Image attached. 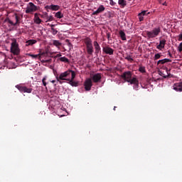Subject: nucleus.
I'll return each instance as SVG.
<instances>
[{
  "label": "nucleus",
  "mask_w": 182,
  "mask_h": 182,
  "mask_svg": "<svg viewBox=\"0 0 182 182\" xmlns=\"http://www.w3.org/2000/svg\"><path fill=\"white\" fill-rule=\"evenodd\" d=\"M122 79L125 82L130 83V85H134V89L137 90L139 88V80L136 77H132L131 71H126L123 73L121 75Z\"/></svg>",
  "instance_id": "nucleus-1"
},
{
  "label": "nucleus",
  "mask_w": 182,
  "mask_h": 182,
  "mask_svg": "<svg viewBox=\"0 0 182 182\" xmlns=\"http://www.w3.org/2000/svg\"><path fill=\"white\" fill-rule=\"evenodd\" d=\"M73 73H75V71L72 70H68L67 71H65L64 73H61L60 74H57L55 75L56 80L58 81L60 85H63L65 83L63 80H66L67 82H69V80L72 77V75Z\"/></svg>",
  "instance_id": "nucleus-2"
},
{
  "label": "nucleus",
  "mask_w": 182,
  "mask_h": 182,
  "mask_svg": "<svg viewBox=\"0 0 182 182\" xmlns=\"http://www.w3.org/2000/svg\"><path fill=\"white\" fill-rule=\"evenodd\" d=\"M84 43H85L87 54L92 56L95 52V50H93V43L92 39L89 37L85 38L84 39Z\"/></svg>",
  "instance_id": "nucleus-3"
},
{
  "label": "nucleus",
  "mask_w": 182,
  "mask_h": 182,
  "mask_svg": "<svg viewBox=\"0 0 182 182\" xmlns=\"http://www.w3.org/2000/svg\"><path fill=\"white\" fill-rule=\"evenodd\" d=\"M161 32V28L156 27V28H154L152 31H147L146 33L147 38H149V39H151L153 38H156V36H159Z\"/></svg>",
  "instance_id": "nucleus-4"
},
{
  "label": "nucleus",
  "mask_w": 182,
  "mask_h": 182,
  "mask_svg": "<svg viewBox=\"0 0 182 182\" xmlns=\"http://www.w3.org/2000/svg\"><path fill=\"white\" fill-rule=\"evenodd\" d=\"M41 7L35 5L32 2H29L27 7L26 8V14H33V12H36V11H39Z\"/></svg>",
  "instance_id": "nucleus-5"
},
{
  "label": "nucleus",
  "mask_w": 182,
  "mask_h": 182,
  "mask_svg": "<svg viewBox=\"0 0 182 182\" xmlns=\"http://www.w3.org/2000/svg\"><path fill=\"white\" fill-rule=\"evenodd\" d=\"M11 52L14 55H18V53H19V45L16 40L11 43Z\"/></svg>",
  "instance_id": "nucleus-6"
},
{
  "label": "nucleus",
  "mask_w": 182,
  "mask_h": 182,
  "mask_svg": "<svg viewBox=\"0 0 182 182\" xmlns=\"http://www.w3.org/2000/svg\"><path fill=\"white\" fill-rule=\"evenodd\" d=\"M16 89L19 90V92H23V93H32V88H28L26 86L17 85H16Z\"/></svg>",
  "instance_id": "nucleus-7"
},
{
  "label": "nucleus",
  "mask_w": 182,
  "mask_h": 182,
  "mask_svg": "<svg viewBox=\"0 0 182 182\" xmlns=\"http://www.w3.org/2000/svg\"><path fill=\"white\" fill-rule=\"evenodd\" d=\"M75 77H76V73H73L72 77L68 80V84L73 86V87H77L79 82L75 81Z\"/></svg>",
  "instance_id": "nucleus-8"
},
{
  "label": "nucleus",
  "mask_w": 182,
  "mask_h": 182,
  "mask_svg": "<svg viewBox=\"0 0 182 182\" xmlns=\"http://www.w3.org/2000/svg\"><path fill=\"white\" fill-rule=\"evenodd\" d=\"M85 89L87 92H89L92 89V86H93V84L92 82V79L88 78L84 82Z\"/></svg>",
  "instance_id": "nucleus-9"
},
{
  "label": "nucleus",
  "mask_w": 182,
  "mask_h": 182,
  "mask_svg": "<svg viewBox=\"0 0 182 182\" xmlns=\"http://www.w3.org/2000/svg\"><path fill=\"white\" fill-rule=\"evenodd\" d=\"M102 52H104V53H106V55H114V50H113V48H110V46H105L102 48Z\"/></svg>",
  "instance_id": "nucleus-10"
},
{
  "label": "nucleus",
  "mask_w": 182,
  "mask_h": 182,
  "mask_svg": "<svg viewBox=\"0 0 182 182\" xmlns=\"http://www.w3.org/2000/svg\"><path fill=\"white\" fill-rule=\"evenodd\" d=\"M92 80L94 83H99L102 80V74L96 73L92 77Z\"/></svg>",
  "instance_id": "nucleus-11"
},
{
  "label": "nucleus",
  "mask_w": 182,
  "mask_h": 182,
  "mask_svg": "<svg viewBox=\"0 0 182 182\" xmlns=\"http://www.w3.org/2000/svg\"><path fill=\"white\" fill-rule=\"evenodd\" d=\"M45 9H46V11H48V9L51 10V11H59V9H60V6H58V5H47L45 6Z\"/></svg>",
  "instance_id": "nucleus-12"
},
{
  "label": "nucleus",
  "mask_w": 182,
  "mask_h": 182,
  "mask_svg": "<svg viewBox=\"0 0 182 182\" xmlns=\"http://www.w3.org/2000/svg\"><path fill=\"white\" fill-rule=\"evenodd\" d=\"M33 22L36 23V25H41V23H42V19L39 18V13L34 14Z\"/></svg>",
  "instance_id": "nucleus-13"
},
{
  "label": "nucleus",
  "mask_w": 182,
  "mask_h": 182,
  "mask_svg": "<svg viewBox=\"0 0 182 182\" xmlns=\"http://www.w3.org/2000/svg\"><path fill=\"white\" fill-rule=\"evenodd\" d=\"M166 39L160 40L159 45L156 46V49H159V50H161L162 49H164V47L166 46Z\"/></svg>",
  "instance_id": "nucleus-14"
},
{
  "label": "nucleus",
  "mask_w": 182,
  "mask_h": 182,
  "mask_svg": "<svg viewBox=\"0 0 182 182\" xmlns=\"http://www.w3.org/2000/svg\"><path fill=\"white\" fill-rule=\"evenodd\" d=\"M173 90L176 92H182V82L176 83L173 85Z\"/></svg>",
  "instance_id": "nucleus-15"
},
{
  "label": "nucleus",
  "mask_w": 182,
  "mask_h": 182,
  "mask_svg": "<svg viewBox=\"0 0 182 182\" xmlns=\"http://www.w3.org/2000/svg\"><path fill=\"white\" fill-rule=\"evenodd\" d=\"M105 9V6L100 5L97 9V11L92 13V15H97L98 14H102V12H103Z\"/></svg>",
  "instance_id": "nucleus-16"
},
{
  "label": "nucleus",
  "mask_w": 182,
  "mask_h": 182,
  "mask_svg": "<svg viewBox=\"0 0 182 182\" xmlns=\"http://www.w3.org/2000/svg\"><path fill=\"white\" fill-rule=\"evenodd\" d=\"M93 46H94L95 49V53H96V55H97V53L101 52L100 46L99 45V43H97V41H94L93 42Z\"/></svg>",
  "instance_id": "nucleus-17"
},
{
  "label": "nucleus",
  "mask_w": 182,
  "mask_h": 182,
  "mask_svg": "<svg viewBox=\"0 0 182 182\" xmlns=\"http://www.w3.org/2000/svg\"><path fill=\"white\" fill-rule=\"evenodd\" d=\"M168 62H171V60L168 59V58H165V59H163V60H159L157 62V65H164V63H168Z\"/></svg>",
  "instance_id": "nucleus-18"
},
{
  "label": "nucleus",
  "mask_w": 182,
  "mask_h": 182,
  "mask_svg": "<svg viewBox=\"0 0 182 182\" xmlns=\"http://www.w3.org/2000/svg\"><path fill=\"white\" fill-rule=\"evenodd\" d=\"M166 71L167 73L166 75L164 74L163 72L159 71V74L160 75V76H162V77H164V79H167V77H170V74H168V68H166Z\"/></svg>",
  "instance_id": "nucleus-19"
},
{
  "label": "nucleus",
  "mask_w": 182,
  "mask_h": 182,
  "mask_svg": "<svg viewBox=\"0 0 182 182\" xmlns=\"http://www.w3.org/2000/svg\"><path fill=\"white\" fill-rule=\"evenodd\" d=\"M37 42L36 40H28L26 42V46H32V45H35Z\"/></svg>",
  "instance_id": "nucleus-20"
},
{
  "label": "nucleus",
  "mask_w": 182,
  "mask_h": 182,
  "mask_svg": "<svg viewBox=\"0 0 182 182\" xmlns=\"http://www.w3.org/2000/svg\"><path fill=\"white\" fill-rule=\"evenodd\" d=\"M26 56H30L33 59H41V54L33 55L31 53H27Z\"/></svg>",
  "instance_id": "nucleus-21"
},
{
  "label": "nucleus",
  "mask_w": 182,
  "mask_h": 182,
  "mask_svg": "<svg viewBox=\"0 0 182 182\" xmlns=\"http://www.w3.org/2000/svg\"><path fill=\"white\" fill-rule=\"evenodd\" d=\"M123 58L126 59V60H128L129 62H133V56L129 54H125L123 55Z\"/></svg>",
  "instance_id": "nucleus-22"
},
{
  "label": "nucleus",
  "mask_w": 182,
  "mask_h": 182,
  "mask_svg": "<svg viewBox=\"0 0 182 182\" xmlns=\"http://www.w3.org/2000/svg\"><path fill=\"white\" fill-rule=\"evenodd\" d=\"M53 45L54 46H56V48H60V46H62V43H60V41H59L58 40H53Z\"/></svg>",
  "instance_id": "nucleus-23"
},
{
  "label": "nucleus",
  "mask_w": 182,
  "mask_h": 182,
  "mask_svg": "<svg viewBox=\"0 0 182 182\" xmlns=\"http://www.w3.org/2000/svg\"><path fill=\"white\" fill-rule=\"evenodd\" d=\"M118 4L122 8H124V6L127 5V1H126V0H119Z\"/></svg>",
  "instance_id": "nucleus-24"
},
{
  "label": "nucleus",
  "mask_w": 182,
  "mask_h": 182,
  "mask_svg": "<svg viewBox=\"0 0 182 182\" xmlns=\"http://www.w3.org/2000/svg\"><path fill=\"white\" fill-rule=\"evenodd\" d=\"M119 36L122 39V41H126L127 38H126V33H124V31L120 30L119 31Z\"/></svg>",
  "instance_id": "nucleus-25"
},
{
  "label": "nucleus",
  "mask_w": 182,
  "mask_h": 182,
  "mask_svg": "<svg viewBox=\"0 0 182 182\" xmlns=\"http://www.w3.org/2000/svg\"><path fill=\"white\" fill-rule=\"evenodd\" d=\"M55 17L58 18V19H62V18H63V14H62V11H58L55 13Z\"/></svg>",
  "instance_id": "nucleus-26"
},
{
  "label": "nucleus",
  "mask_w": 182,
  "mask_h": 182,
  "mask_svg": "<svg viewBox=\"0 0 182 182\" xmlns=\"http://www.w3.org/2000/svg\"><path fill=\"white\" fill-rule=\"evenodd\" d=\"M15 19H16V25H19V23H21V22L19 21L21 20V17H19V16H18L17 14H15Z\"/></svg>",
  "instance_id": "nucleus-27"
},
{
  "label": "nucleus",
  "mask_w": 182,
  "mask_h": 182,
  "mask_svg": "<svg viewBox=\"0 0 182 182\" xmlns=\"http://www.w3.org/2000/svg\"><path fill=\"white\" fill-rule=\"evenodd\" d=\"M59 60L60 62H64L65 63H69V59L66 57H61L59 58Z\"/></svg>",
  "instance_id": "nucleus-28"
},
{
  "label": "nucleus",
  "mask_w": 182,
  "mask_h": 182,
  "mask_svg": "<svg viewBox=\"0 0 182 182\" xmlns=\"http://www.w3.org/2000/svg\"><path fill=\"white\" fill-rule=\"evenodd\" d=\"M46 19V22H52V21H55V18H53V16H47Z\"/></svg>",
  "instance_id": "nucleus-29"
},
{
  "label": "nucleus",
  "mask_w": 182,
  "mask_h": 182,
  "mask_svg": "<svg viewBox=\"0 0 182 182\" xmlns=\"http://www.w3.org/2000/svg\"><path fill=\"white\" fill-rule=\"evenodd\" d=\"M159 4L163 5L164 6H167V1L164 0H158Z\"/></svg>",
  "instance_id": "nucleus-30"
},
{
  "label": "nucleus",
  "mask_w": 182,
  "mask_h": 182,
  "mask_svg": "<svg viewBox=\"0 0 182 182\" xmlns=\"http://www.w3.org/2000/svg\"><path fill=\"white\" fill-rule=\"evenodd\" d=\"M139 70L141 73H146V67L140 66Z\"/></svg>",
  "instance_id": "nucleus-31"
},
{
  "label": "nucleus",
  "mask_w": 182,
  "mask_h": 182,
  "mask_svg": "<svg viewBox=\"0 0 182 182\" xmlns=\"http://www.w3.org/2000/svg\"><path fill=\"white\" fill-rule=\"evenodd\" d=\"M50 32L52 35H54V36L58 34V31L55 28H51Z\"/></svg>",
  "instance_id": "nucleus-32"
},
{
  "label": "nucleus",
  "mask_w": 182,
  "mask_h": 182,
  "mask_svg": "<svg viewBox=\"0 0 182 182\" xmlns=\"http://www.w3.org/2000/svg\"><path fill=\"white\" fill-rule=\"evenodd\" d=\"M149 14H150V12L147 13V11H143L142 12L139 13V16L142 15V16H144L149 15Z\"/></svg>",
  "instance_id": "nucleus-33"
},
{
  "label": "nucleus",
  "mask_w": 182,
  "mask_h": 182,
  "mask_svg": "<svg viewBox=\"0 0 182 182\" xmlns=\"http://www.w3.org/2000/svg\"><path fill=\"white\" fill-rule=\"evenodd\" d=\"M38 16H40L41 18H47L48 13L45 12V13H43V14H38Z\"/></svg>",
  "instance_id": "nucleus-34"
},
{
  "label": "nucleus",
  "mask_w": 182,
  "mask_h": 182,
  "mask_svg": "<svg viewBox=\"0 0 182 182\" xmlns=\"http://www.w3.org/2000/svg\"><path fill=\"white\" fill-rule=\"evenodd\" d=\"M161 58V54L160 53H156L154 55V60H157V59H160Z\"/></svg>",
  "instance_id": "nucleus-35"
},
{
  "label": "nucleus",
  "mask_w": 182,
  "mask_h": 182,
  "mask_svg": "<svg viewBox=\"0 0 182 182\" xmlns=\"http://www.w3.org/2000/svg\"><path fill=\"white\" fill-rule=\"evenodd\" d=\"M46 80V76L43 77V78L42 79L43 86H46V85H47Z\"/></svg>",
  "instance_id": "nucleus-36"
},
{
  "label": "nucleus",
  "mask_w": 182,
  "mask_h": 182,
  "mask_svg": "<svg viewBox=\"0 0 182 182\" xmlns=\"http://www.w3.org/2000/svg\"><path fill=\"white\" fill-rule=\"evenodd\" d=\"M139 22H141L142 21L144 20V18L143 17L142 15H140V14H138Z\"/></svg>",
  "instance_id": "nucleus-37"
},
{
  "label": "nucleus",
  "mask_w": 182,
  "mask_h": 182,
  "mask_svg": "<svg viewBox=\"0 0 182 182\" xmlns=\"http://www.w3.org/2000/svg\"><path fill=\"white\" fill-rule=\"evenodd\" d=\"M178 52H182V42L179 44L178 47Z\"/></svg>",
  "instance_id": "nucleus-38"
},
{
  "label": "nucleus",
  "mask_w": 182,
  "mask_h": 182,
  "mask_svg": "<svg viewBox=\"0 0 182 182\" xmlns=\"http://www.w3.org/2000/svg\"><path fill=\"white\" fill-rule=\"evenodd\" d=\"M8 22L10 23V25H12V26H16V23H14V21L9 20Z\"/></svg>",
  "instance_id": "nucleus-39"
},
{
  "label": "nucleus",
  "mask_w": 182,
  "mask_h": 182,
  "mask_svg": "<svg viewBox=\"0 0 182 182\" xmlns=\"http://www.w3.org/2000/svg\"><path fill=\"white\" fill-rule=\"evenodd\" d=\"M109 4L112 6H114L116 5V3L113 1V0H109Z\"/></svg>",
  "instance_id": "nucleus-40"
},
{
  "label": "nucleus",
  "mask_w": 182,
  "mask_h": 182,
  "mask_svg": "<svg viewBox=\"0 0 182 182\" xmlns=\"http://www.w3.org/2000/svg\"><path fill=\"white\" fill-rule=\"evenodd\" d=\"M48 26L50 27V29H52L53 28H55V26H56V24H50V23H48Z\"/></svg>",
  "instance_id": "nucleus-41"
},
{
  "label": "nucleus",
  "mask_w": 182,
  "mask_h": 182,
  "mask_svg": "<svg viewBox=\"0 0 182 182\" xmlns=\"http://www.w3.org/2000/svg\"><path fill=\"white\" fill-rule=\"evenodd\" d=\"M178 41H179V42L182 41V33L178 35Z\"/></svg>",
  "instance_id": "nucleus-42"
},
{
  "label": "nucleus",
  "mask_w": 182,
  "mask_h": 182,
  "mask_svg": "<svg viewBox=\"0 0 182 182\" xmlns=\"http://www.w3.org/2000/svg\"><path fill=\"white\" fill-rule=\"evenodd\" d=\"M168 55L170 56V58H173V54L170 51H168Z\"/></svg>",
  "instance_id": "nucleus-43"
},
{
  "label": "nucleus",
  "mask_w": 182,
  "mask_h": 182,
  "mask_svg": "<svg viewBox=\"0 0 182 182\" xmlns=\"http://www.w3.org/2000/svg\"><path fill=\"white\" fill-rule=\"evenodd\" d=\"M60 56H62L61 53L57 54L55 58H60Z\"/></svg>",
  "instance_id": "nucleus-44"
},
{
  "label": "nucleus",
  "mask_w": 182,
  "mask_h": 182,
  "mask_svg": "<svg viewBox=\"0 0 182 182\" xmlns=\"http://www.w3.org/2000/svg\"><path fill=\"white\" fill-rule=\"evenodd\" d=\"M107 39H108V40L110 39V34H109V33H107Z\"/></svg>",
  "instance_id": "nucleus-45"
},
{
  "label": "nucleus",
  "mask_w": 182,
  "mask_h": 182,
  "mask_svg": "<svg viewBox=\"0 0 182 182\" xmlns=\"http://www.w3.org/2000/svg\"><path fill=\"white\" fill-rule=\"evenodd\" d=\"M56 82V80H53L51 81V83H55Z\"/></svg>",
  "instance_id": "nucleus-46"
},
{
  "label": "nucleus",
  "mask_w": 182,
  "mask_h": 182,
  "mask_svg": "<svg viewBox=\"0 0 182 182\" xmlns=\"http://www.w3.org/2000/svg\"><path fill=\"white\" fill-rule=\"evenodd\" d=\"M114 110H116V107H114Z\"/></svg>",
  "instance_id": "nucleus-47"
},
{
  "label": "nucleus",
  "mask_w": 182,
  "mask_h": 182,
  "mask_svg": "<svg viewBox=\"0 0 182 182\" xmlns=\"http://www.w3.org/2000/svg\"><path fill=\"white\" fill-rule=\"evenodd\" d=\"M37 2H39V0H36Z\"/></svg>",
  "instance_id": "nucleus-48"
},
{
  "label": "nucleus",
  "mask_w": 182,
  "mask_h": 182,
  "mask_svg": "<svg viewBox=\"0 0 182 182\" xmlns=\"http://www.w3.org/2000/svg\"><path fill=\"white\" fill-rule=\"evenodd\" d=\"M41 55H43V53L41 54Z\"/></svg>",
  "instance_id": "nucleus-49"
}]
</instances>
